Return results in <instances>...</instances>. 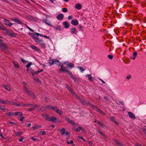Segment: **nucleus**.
<instances>
[{
    "mask_svg": "<svg viewBox=\"0 0 146 146\" xmlns=\"http://www.w3.org/2000/svg\"><path fill=\"white\" fill-rule=\"evenodd\" d=\"M78 68L80 70L81 72H83L84 70L83 69L81 66H78Z\"/></svg>",
    "mask_w": 146,
    "mask_h": 146,
    "instance_id": "55",
    "label": "nucleus"
},
{
    "mask_svg": "<svg viewBox=\"0 0 146 146\" xmlns=\"http://www.w3.org/2000/svg\"><path fill=\"white\" fill-rule=\"evenodd\" d=\"M78 29L80 31H83V27L81 25H79Z\"/></svg>",
    "mask_w": 146,
    "mask_h": 146,
    "instance_id": "51",
    "label": "nucleus"
},
{
    "mask_svg": "<svg viewBox=\"0 0 146 146\" xmlns=\"http://www.w3.org/2000/svg\"><path fill=\"white\" fill-rule=\"evenodd\" d=\"M52 121L53 122H58L59 121L58 119H57L55 117H52Z\"/></svg>",
    "mask_w": 146,
    "mask_h": 146,
    "instance_id": "23",
    "label": "nucleus"
},
{
    "mask_svg": "<svg viewBox=\"0 0 146 146\" xmlns=\"http://www.w3.org/2000/svg\"><path fill=\"white\" fill-rule=\"evenodd\" d=\"M71 23L74 25H77L78 24V21L77 19H73L71 21Z\"/></svg>",
    "mask_w": 146,
    "mask_h": 146,
    "instance_id": "10",
    "label": "nucleus"
},
{
    "mask_svg": "<svg viewBox=\"0 0 146 146\" xmlns=\"http://www.w3.org/2000/svg\"><path fill=\"white\" fill-rule=\"evenodd\" d=\"M38 43L42 46L43 48L45 47L46 44L42 40H41Z\"/></svg>",
    "mask_w": 146,
    "mask_h": 146,
    "instance_id": "25",
    "label": "nucleus"
},
{
    "mask_svg": "<svg viewBox=\"0 0 146 146\" xmlns=\"http://www.w3.org/2000/svg\"><path fill=\"white\" fill-rule=\"evenodd\" d=\"M13 62L14 64V67H15L17 68H19V64L17 62L13 61Z\"/></svg>",
    "mask_w": 146,
    "mask_h": 146,
    "instance_id": "29",
    "label": "nucleus"
},
{
    "mask_svg": "<svg viewBox=\"0 0 146 146\" xmlns=\"http://www.w3.org/2000/svg\"><path fill=\"white\" fill-rule=\"evenodd\" d=\"M75 8L78 10L81 9V5L80 3H77L75 5Z\"/></svg>",
    "mask_w": 146,
    "mask_h": 146,
    "instance_id": "21",
    "label": "nucleus"
},
{
    "mask_svg": "<svg viewBox=\"0 0 146 146\" xmlns=\"http://www.w3.org/2000/svg\"><path fill=\"white\" fill-rule=\"evenodd\" d=\"M66 72L70 76L72 75V72H71L69 70H66Z\"/></svg>",
    "mask_w": 146,
    "mask_h": 146,
    "instance_id": "60",
    "label": "nucleus"
},
{
    "mask_svg": "<svg viewBox=\"0 0 146 146\" xmlns=\"http://www.w3.org/2000/svg\"><path fill=\"white\" fill-rule=\"evenodd\" d=\"M43 21H44V23L48 25L52 26V25L50 23V22L49 21V20L47 19H43Z\"/></svg>",
    "mask_w": 146,
    "mask_h": 146,
    "instance_id": "11",
    "label": "nucleus"
},
{
    "mask_svg": "<svg viewBox=\"0 0 146 146\" xmlns=\"http://www.w3.org/2000/svg\"><path fill=\"white\" fill-rule=\"evenodd\" d=\"M77 100H80L81 98L76 94L74 96Z\"/></svg>",
    "mask_w": 146,
    "mask_h": 146,
    "instance_id": "63",
    "label": "nucleus"
},
{
    "mask_svg": "<svg viewBox=\"0 0 146 146\" xmlns=\"http://www.w3.org/2000/svg\"><path fill=\"white\" fill-rule=\"evenodd\" d=\"M2 86L7 90L8 91H10V88L8 86L5 85H3Z\"/></svg>",
    "mask_w": 146,
    "mask_h": 146,
    "instance_id": "31",
    "label": "nucleus"
},
{
    "mask_svg": "<svg viewBox=\"0 0 146 146\" xmlns=\"http://www.w3.org/2000/svg\"><path fill=\"white\" fill-rule=\"evenodd\" d=\"M4 31H5V32H6L7 34L10 36H13L14 35L13 33L11 31H9L6 28H5Z\"/></svg>",
    "mask_w": 146,
    "mask_h": 146,
    "instance_id": "3",
    "label": "nucleus"
},
{
    "mask_svg": "<svg viewBox=\"0 0 146 146\" xmlns=\"http://www.w3.org/2000/svg\"><path fill=\"white\" fill-rule=\"evenodd\" d=\"M141 130L146 135V129L144 128H141Z\"/></svg>",
    "mask_w": 146,
    "mask_h": 146,
    "instance_id": "62",
    "label": "nucleus"
},
{
    "mask_svg": "<svg viewBox=\"0 0 146 146\" xmlns=\"http://www.w3.org/2000/svg\"><path fill=\"white\" fill-rule=\"evenodd\" d=\"M1 48L3 50H7L8 49L7 46V44L4 42H2Z\"/></svg>",
    "mask_w": 146,
    "mask_h": 146,
    "instance_id": "6",
    "label": "nucleus"
},
{
    "mask_svg": "<svg viewBox=\"0 0 146 146\" xmlns=\"http://www.w3.org/2000/svg\"><path fill=\"white\" fill-rule=\"evenodd\" d=\"M54 60H53V59L52 60H48V63L50 64V65H51L54 64Z\"/></svg>",
    "mask_w": 146,
    "mask_h": 146,
    "instance_id": "33",
    "label": "nucleus"
},
{
    "mask_svg": "<svg viewBox=\"0 0 146 146\" xmlns=\"http://www.w3.org/2000/svg\"><path fill=\"white\" fill-rule=\"evenodd\" d=\"M44 110V107H41V108H39L38 110V111H42Z\"/></svg>",
    "mask_w": 146,
    "mask_h": 146,
    "instance_id": "44",
    "label": "nucleus"
},
{
    "mask_svg": "<svg viewBox=\"0 0 146 146\" xmlns=\"http://www.w3.org/2000/svg\"><path fill=\"white\" fill-rule=\"evenodd\" d=\"M71 78L74 80V81L75 82H78L77 80H76L75 77L72 74L70 76Z\"/></svg>",
    "mask_w": 146,
    "mask_h": 146,
    "instance_id": "43",
    "label": "nucleus"
},
{
    "mask_svg": "<svg viewBox=\"0 0 146 146\" xmlns=\"http://www.w3.org/2000/svg\"><path fill=\"white\" fill-rule=\"evenodd\" d=\"M32 62H31L30 63H28V64L26 66V67H27L28 69L30 67V66L32 65Z\"/></svg>",
    "mask_w": 146,
    "mask_h": 146,
    "instance_id": "50",
    "label": "nucleus"
},
{
    "mask_svg": "<svg viewBox=\"0 0 146 146\" xmlns=\"http://www.w3.org/2000/svg\"><path fill=\"white\" fill-rule=\"evenodd\" d=\"M0 109L3 111H6V109L4 106H0Z\"/></svg>",
    "mask_w": 146,
    "mask_h": 146,
    "instance_id": "41",
    "label": "nucleus"
},
{
    "mask_svg": "<svg viewBox=\"0 0 146 146\" xmlns=\"http://www.w3.org/2000/svg\"><path fill=\"white\" fill-rule=\"evenodd\" d=\"M40 135H44L46 134V132L44 131H41L39 132Z\"/></svg>",
    "mask_w": 146,
    "mask_h": 146,
    "instance_id": "32",
    "label": "nucleus"
},
{
    "mask_svg": "<svg viewBox=\"0 0 146 146\" xmlns=\"http://www.w3.org/2000/svg\"><path fill=\"white\" fill-rule=\"evenodd\" d=\"M66 143L68 144H73V140H71L70 141H67L66 142Z\"/></svg>",
    "mask_w": 146,
    "mask_h": 146,
    "instance_id": "54",
    "label": "nucleus"
},
{
    "mask_svg": "<svg viewBox=\"0 0 146 146\" xmlns=\"http://www.w3.org/2000/svg\"><path fill=\"white\" fill-rule=\"evenodd\" d=\"M34 105V104H24L23 106H26L28 107H31L33 106Z\"/></svg>",
    "mask_w": 146,
    "mask_h": 146,
    "instance_id": "47",
    "label": "nucleus"
},
{
    "mask_svg": "<svg viewBox=\"0 0 146 146\" xmlns=\"http://www.w3.org/2000/svg\"><path fill=\"white\" fill-rule=\"evenodd\" d=\"M64 26V28L66 29L68 28L70 26V25L66 21L64 22L63 23Z\"/></svg>",
    "mask_w": 146,
    "mask_h": 146,
    "instance_id": "18",
    "label": "nucleus"
},
{
    "mask_svg": "<svg viewBox=\"0 0 146 146\" xmlns=\"http://www.w3.org/2000/svg\"><path fill=\"white\" fill-rule=\"evenodd\" d=\"M96 111L99 112V113L101 114L102 115H105V113L100 109L99 108H96L95 110Z\"/></svg>",
    "mask_w": 146,
    "mask_h": 146,
    "instance_id": "15",
    "label": "nucleus"
},
{
    "mask_svg": "<svg viewBox=\"0 0 146 146\" xmlns=\"http://www.w3.org/2000/svg\"><path fill=\"white\" fill-rule=\"evenodd\" d=\"M34 80L38 83H41V81L39 79L36 77L34 78Z\"/></svg>",
    "mask_w": 146,
    "mask_h": 146,
    "instance_id": "35",
    "label": "nucleus"
},
{
    "mask_svg": "<svg viewBox=\"0 0 146 146\" xmlns=\"http://www.w3.org/2000/svg\"><path fill=\"white\" fill-rule=\"evenodd\" d=\"M14 115H15L21 116L22 115V113L21 112H16L15 113Z\"/></svg>",
    "mask_w": 146,
    "mask_h": 146,
    "instance_id": "34",
    "label": "nucleus"
},
{
    "mask_svg": "<svg viewBox=\"0 0 146 146\" xmlns=\"http://www.w3.org/2000/svg\"><path fill=\"white\" fill-rule=\"evenodd\" d=\"M65 134L66 135V139H68L70 137V135L68 132V131H66L65 132Z\"/></svg>",
    "mask_w": 146,
    "mask_h": 146,
    "instance_id": "36",
    "label": "nucleus"
},
{
    "mask_svg": "<svg viewBox=\"0 0 146 146\" xmlns=\"http://www.w3.org/2000/svg\"><path fill=\"white\" fill-rule=\"evenodd\" d=\"M9 104L15 105V106H21L19 103H18L13 101H10V102H9Z\"/></svg>",
    "mask_w": 146,
    "mask_h": 146,
    "instance_id": "14",
    "label": "nucleus"
},
{
    "mask_svg": "<svg viewBox=\"0 0 146 146\" xmlns=\"http://www.w3.org/2000/svg\"><path fill=\"white\" fill-rule=\"evenodd\" d=\"M64 119L69 123H70L72 125H75V123L74 121L70 119L68 117L66 116L64 117Z\"/></svg>",
    "mask_w": 146,
    "mask_h": 146,
    "instance_id": "2",
    "label": "nucleus"
},
{
    "mask_svg": "<svg viewBox=\"0 0 146 146\" xmlns=\"http://www.w3.org/2000/svg\"><path fill=\"white\" fill-rule=\"evenodd\" d=\"M97 122L98 124L100 125L102 127L104 128L106 127V125L100 121H98Z\"/></svg>",
    "mask_w": 146,
    "mask_h": 146,
    "instance_id": "27",
    "label": "nucleus"
},
{
    "mask_svg": "<svg viewBox=\"0 0 146 146\" xmlns=\"http://www.w3.org/2000/svg\"><path fill=\"white\" fill-rule=\"evenodd\" d=\"M82 104L84 105H87L88 104H90V102H86V101L84 100Z\"/></svg>",
    "mask_w": 146,
    "mask_h": 146,
    "instance_id": "42",
    "label": "nucleus"
},
{
    "mask_svg": "<svg viewBox=\"0 0 146 146\" xmlns=\"http://www.w3.org/2000/svg\"><path fill=\"white\" fill-rule=\"evenodd\" d=\"M40 40H40L39 38L38 37L37 38H36V39H35V41L36 42L38 43Z\"/></svg>",
    "mask_w": 146,
    "mask_h": 146,
    "instance_id": "53",
    "label": "nucleus"
},
{
    "mask_svg": "<svg viewBox=\"0 0 146 146\" xmlns=\"http://www.w3.org/2000/svg\"><path fill=\"white\" fill-rule=\"evenodd\" d=\"M39 73L38 71H33L32 72V74L33 75H37Z\"/></svg>",
    "mask_w": 146,
    "mask_h": 146,
    "instance_id": "45",
    "label": "nucleus"
},
{
    "mask_svg": "<svg viewBox=\"0 0 146 146\" xmlns=\"http://www.w3.org/2000/svg\"><path fill=\"white\" fill-rule=\"evenodd\" d=\"M41 127V126L39 125H37L34 126L33 127V129H36L40 128Z\"/></svg>",
    "mask_w": 146,
    "mask_h": 146,
    "instance_id": "40",
    "label": "nucleus"
},
{
    "mask_svg": "<svg viewBox=\"0 0 146 146\" xmlns=\"http://www.w3.org/2000/svg\"><path fill=\"white\" fill-rule=\"evenodd\" d=\"M113 142L115 143L117 146H125V145L119 142L116 139H114L113 140Z\"/></svg>",
    "mask_w": 146,
    "mask_h": 146,
    "instance_id": "5",
    "label": "nucleus"
},
{
    "mask_svg": "<svg viewBox=\"0 0 146 146\" xmlns=\"http://www.w3.org/2000/svg\"><path fill=\"white\" fill-rule=\"evenodd\" d=\"M46 120L49 121H52V117L47 118Z\"/></svg>",
    "mask_w": 146,
    "mask_h": 146,
    "instance_id": "57",
    "label": "nucleus"
},
{
    "mask_svg": "<svg viewBox=\"0 0 146 146\" xmlns=\"http://www.w3.org/2000/svg\"><path fill=\"white\" fill-rule=\"evenodd\" d=\"M82 127H78L77 129H76V131L78 132L80 131Z\"/></svg>",
    "mask_w": 146,
    "mask_h": 146,
    "instance_id": "61",
    "label": "nucleus"
},
{
    "mask_svg": "<svg viewBox=\"0 0 146 146\" xmlns=\"http://www.w3.org/2000/svg\"><path fill=\"white\" fill-rule=\"evenodd\" d=\"M64 17V15L62 14H60L57 17V18L59 20H61Z\"/></svg>",
    "mask_w": 146,
    "mask_h": 146,
    "instance_id": "19",
    "label": "nucleus"
},
{
    "mask_svg": "<svg viewBox=\"0 0 146 146\" xmlns=\"http://www.w3.org/2000/svg\"><path fill=\"white\" fill-rule=\"evenodd\" d=\"M97 131H98V133L102 136L104 137L105 138L107 139V138L105 135L102 133V131L100 129H98Z\"/></svg>",
    "mask_w": 146,
    "mask_h": 146,
    "instance_id": "12",
    "label": "nucleus"
},
{
    "mask_svg": "<svg viewBox=\"0 0 146 146\" xmlns=\"http://www.w3.org/2000/svg\"><path fill=\"white\" fill-rule=\"evenodd\" d=\"M56 112L59 114V115L61 117H62L63 116V113L61 111L59 110L58 109L56 111Z\"/></svg>",
    "mask_w": 146,
    "mask_h": 146,
    "instance_id": "28",
    "label": "nucleus"
},
{
    "mask_svg": "<svg viewBox=\"0 0 146 146\" xmlns=\"http://www.w3.org/2000/svg\"><path fill=\"white\" fill-rule=\"evenodd\" d=\"M86 77H88V80H89L92 81V82H93L94 81L93 79L92 78V77L91 76L90 74H87L86 75Z\"/></svg>",
    "mask_w": 146,
    "mask_h": 146,
    "instance_id": "16",
    "label": "nucleus"
},
{
    "mask_svg": "<svg viewBox=\"0 0 146 146\" xmlns=\"http://www.w3.org/2000/svg\"><path fill=\"white\" fill-rule=\"evenodd\" d=\"M59 70L60 72H66V70H67L66 69V67L63 66H62V67Z\"/></svg>",
    "mask_w": 146,
    "mask_h": 146,
    "instance_id": "13",
    "label": "nucleus"
},
{
    "mask_svg": "<svg viewBox=\"0 0 146 146\" xmlns=\"http://www.w3.org/2000/svg\"><path fill=\"white\" fill-rule=\"evenodd\" d=\"M137 53L136 52H134L133 53V56H131L130 57V58L131 59H132L133 60L135 59L136 58V56L137 55Z\"/></svg>",
    "mask_w": 146,
    "mask_h": 146,
    "instance_id": "26",
    "label": "nucleus"
},
{
    "mask_svg": "<svg viewBox=\"0 0 146 146\" xmlns=\"http://www.w3.org/2000/svg\"><path fill=\"white\" fill-rule=\"evenodd\" d=\"M6 115L9 116H11L14 115V113H13L8 112L6 113Z\"/></svg>",
    "mask_w": 146,
    "mask_h": 146,
    "instance_id": "38",
    "label": "nucleus"
},
{
    "mask_svg": "<svg viewBox=\"0 0 146 146\" xmlns=\"http://www.w3.org/2000/svg\"><path fill=\"white\" fill-rule=\"evenodd\" d=\"M59 131L61 132V134L62 135H64L65 133L66 129L64 128L60 129Z\"/></svg>",
    "mask_w": 146,
    "mask_h": 146,
    "instance_id": "22",
    "label": "nucleus"
},
{
    "mask_svg": "<svg viewBox=\"0 0 146 146\" xmlns=\"http://www.w3.org/2000/svg\"><path fill=\"white\" fill-rule=\"evenodd\" d=\"M3 22L6 25H8L9 27L11 26L13 24L10 23L9 21L7 19H5L3 20Z\"/></svg>",
    "mask_w": 146,
    "mask_h": 146,
    "instance_id": "7",
    "label": "nucleus"
},
{
    "mask_svg": "<svg viewBox=\"0 0 146 146\" xmlns=\"http://www.w3.org/2000/svg\"><path fill=\"white\" fill-rule=\"evenodd\" d=\"M31 47L32 48L34 49L35 51H37L38 50V48L36 47L35 46L33 45H31Z\"/></svg>",
    "mask_w": 146,
    "mask_h": 146,
    "instance_id": "30",
    "label": "nucleus"
},
{
    "mask_svg": "<svg viewBox=\"0 0 146 146\" xmlns=\"http://www.w3.org/2000/svg\"><path fill=\"white\" fill-rule=\"evenodd\" d=\"M10 102V101H4L2 100H0V103L1 104H9V102Z\"/></svg>",
    "mask_w": 146,
    "mask_h": 146,
    "instance_id": "24",
    "label": "nucleus"
},
{
    "mask_svg": "<svg viewBox=\"0 0 146 146\" xmlns=\"http://www.w3.org/2000/svg\"><path fill=\"white\" fill-rule=\"evenodd\" d=\"M50 109L52 110L53 111H54L56 112V110H57V109L58 108L56 107H52L51 108H50Z\"/></svg>",
    "mask_w": 146,
    "mask_h": 146,
    "instance_id": "39",
    "label": "nucleus"
},
{
    "mask_svg": "<svg viewBox=\"0 0 146 146\" xmlns=\"http://www.w3.org/2000/svg\"><path fill=\"white\" fill-rule=\"evenodd\" d=\"M23 133V132L21 131H19L17 133L15 132V135L17 136H19L21 135Z\"/></svg>",
    "mask_w": 146,
    "mask_h": 146,
    "instance_id": "37",
    "label": "nucleus"
},
{
    "mask_svg": "<svg viewBox=\"0 0 146 146\" xmlns=\"http://www.w3.org/2000/svg\"><path fill=\"white\" fill-rule=\"evenodd\" d=\"M42 116L43 117H48L49 116V115L48 114H42Z\"/></svg>",
    "mask_w": 146,
    "mask_h": 146,
    "instance_id": "58",
    "label": "nucleus"
},
{
    "mask_svg": "<svg viewBox=\"0 0 146 146\" xmlns=\"http://www.w3.org/2000/svg\"><path fill=\"white\" fill-rule=\"evenodd\" d=\"M5 28L4 27L3 25L1 23H0V29H1L4 30Z\"/></svg>",
    "mask_w": 146,
    "mask_h": 146,
    "instance_id": "49",
    "label": "nucleus"
},
{
    "mask_svg": "<svg viewBox=\"0 0 146 146\" xmlns=\"http://www.w3.org/2000/svg\"><path fill=\"white\" fill-rule=\"evenodd\" d=\"M81 130H82V131L84 133H86V131L82 127Z\"/></svg>",
    "mask_w": 146,
    "mask_h": 146,
    "instance_id": "64",
    "label": "nucleus"
},
{
    "mask_svg": "<svg viewBox=\"0 0 146 146\" xmlns=\"http://www.w3.org/2000/svg\"><path fill=\"white\" fill-rule=\"evenodd\" d=\"M64 64L65 65L66 64V66H68L70 68L74 67V65L71 63L65 62L64 63Z\"/></svg>",
    "mask_w": 146,
    "mask_h": 146,
    "instance_id": "17",
    "label": "nucleus"
},
{
    "mask_svg": "<svg viewBox=\"0 0 146 146\" xmlns=\"http://www.w3.org/2000/svg\"><path fill=\"white\" fill-rule=\"evenodd\" d=\"M67 9L66 8H64L62 9V11L63 12L65 13L67 11Z\"/></svg>",
    "mask_w": 146,
    "mask_h": 146,
    "instance_id": "59",
    "label": "nucleus"
},
{
    "mask_svg": "<svg viewBox=\"0 0 146 146\" xmlns=\"http://www.w3.org/2000/svg\"><path fill=\"white\" fill-rule=\"evenodd\" d=\"M23 91L25 92L31 97L33 99H35L36 98V96L35 95L33 92L30 90L29 89L27 88L25 85L24 86Z\"/></svg>",
    "mask_w": 146,
    "mask_h": 146,
    "instance_id": "1",
    "label": "nucleus"
},
{
    "mask_svg": "<svg viewBox=\"0 0 146 146\" xmlns=\"http://www.w3.org/2000/svg\"><path fill=\"white\" fill-rule=\"evenodd\" d=\"M33 107L32 108L28 109V110L29 111H31L33 110H35L36 108H38L40 107L39 105H38L36 104H34L33 106Z\"/></svg>",
    "mask_w": 146,
    "mask_h": 146,
    "instance_id": "4",
    "label": "nucleus"
},
{
    "mask_svg": "<svg viewBox=\"0 0 146 146\" xmlns=\"http://www.w3.org/2000/svg\"><path fill=\"white\" fill-rule=\"evenodd\" d=\"M128 115H129V117L133 119H135V115L133 114L131 112H128Z\"/></svg>",
    "mask_w": 146,
    "mask_h": 146,
    "instance_id": "9",
    "label": "nucleus"
},
{
    "mask_svg": "<svg viewBox=\"0 0 146 146\" xmlns=\"http://www.w3.org/2000/svg\"><path fill=\"white\" fill-rule=\"evenodd\" d=\"M11 20L15 21V22H16L19 24H22V23L21 22V21L19 20L18 19L16 18H13L11 19Z\"/></svg>",
    "mask_w": 146,
    "mask_h": 146,
    "instance_id": "8",
    "label": "nucleus"
},
{
    "mask_svg": "<svg viewBox=\"0 0 146 146\" xmlns=\"http://www.w3.org/2000/svg\"><path fill=\"white\" fill-rule=\"evenodd\" d=\"M71 32L72 34H76L77 31L75 28H73L71 30Z\"/></svg>",
    "mask_w": 146,
    "mask_h": 146,
    "instance_id": "20",
    "label": "nucleus"
},
{
    "mask_svg": "<svg viewBox=\"0 0 146 146\" xmlns=\"http://www.w3.org/2000/svg\"><path fill=\"white\" fill-rule=\"evenodd\" d=\"M53 60H54V64H57V63L59 62V61L58 60L55 59H53Z\"/></svg>",
    "mask_w": 146,
    "mask_h": 146,
    "instance_id": "56",
    "label": "nucleus"
},
{
    "mask_svg": "<svg viewBox=\"0 0 146 146\" xmlns=\"http://www.w3.org/2000/svg\"><path fill=\"white\" fill-rule=\"evenodd\" d=\"M88 105H89L91 107H92V108L95 110L97 108L95 106L94 104H91L90 103V104H88Z\"/></svg>",
    "mask_w": 146,
    "mask_h": 146,
    "instance_id": "46",
    "label": "nucleus"
},
{
    "mask_svg": "<svg viewBox=\"0 0 146 146\" xmlns=\"http://www.w3.org/2000/svg\"><path fill=\"white\" fill-rule=\"evenodd\" d=\"M55 29L56 30L60 31L61 30V27L60 25L57 26L56 27H55Z\"/></svg>",
    "mask_w": 146,
    "mask_h": 146,
    "instance_id": "48",
    "label": "nucleus"
},
{
    "mask_svg": "<svg viewBox=\"0 0 146 146\" xmlns=\"http://www.w3.org/2000/svg\"><path fill=\"white\" fill-rule=\"evenodd\" d=\"M24 137L23 136H21L20 138L19 139V141L20 142H23Z\"/></svg>",
    "mask_w": 146,
    "mask_h": 146,
    "instance_id": "52",
    "label": "nucleus"
}]
</instances>
